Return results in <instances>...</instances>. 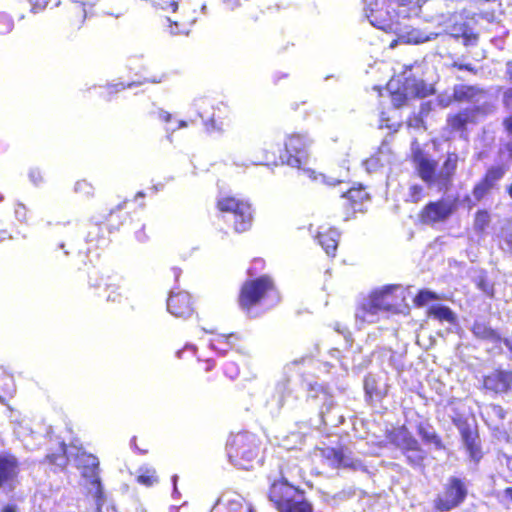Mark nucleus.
<instances>
[{
    "label": "nucleus",
    "instance_id": "obj_1",
    "mask_svg": "<svg viewBox=\"0 0 512 512\" xmlns=\"http://www.w3.org/2000/svg\"><path fill=\"white\" fill-rule=\"evenodd\" d=\"M399 289V286L391 285L372 292L356 310V320L360 323H375L387 312H398L399 300L403 299L395 294Z\"/></svg>",
    "mask_w": 512,
    "mask_h": 512
},
{
    "label": "nucleus",
    "instance_id": "obj_2",
    "mask_svg": "<svg viewBox=\"0 0 512 512\" xmlns=\"http://www.w3.org/2000/svg\"><path fill=\"white\" fill-rule=\"evenodd\" d=\"M269 500L279 512H313L312 505L304 498L303 493L288 483L283 470L281 479L274 480L271 484Z\"/></svg>",
    "mask_w": 512,
    "mask_h": 512
},
{
    "label": "nucleus",
    "instance_id": "obj_3",
    "mask_svg": "<svg viewBox=\"0 0 512 512\" xmlns=\"http://www.w3.org/2000/svg\"><path fill=\"white\" fill-rule=\"evenodd\" d=\"M226 451L232 465L247 470L258 456L257 438L249 432L231 435L226 444Z\"/></svg>",
    "mask_w": 512,
    "mask_h": 512
},
{
    "label": "nucleus",
    "instance_id": "obj_4",
    "mask_svg": "<svg viewBox=\"0 0 512 512\" xmlns=\"http://www.w3.org/2000/svg\"><path fill=\"white\" fill-rule=\"evenodd\" d=\"M279 293L274 287L273 281L268 276H261L255 280L247 281L240 293V306L242 309L250 311L257 303L263 301L269 303L267 306H273L279 302Z\"/></svg>",
    "mask_w": 512,
    "mask_h": 512
},
{
    "label": "nucleus",
    "instance_id": "obj_5",
    "mask_svg": "<svg viewBox=\"0 0 512 512\" xmlns=\"http://www.w3.org/2000/svg\"><path fill=\"white\" fill-rule=\"evenodd\" d=\"M453 98L457 102L470 104V107L465 109L480 116L489 115L496 109L492 95L477 85H455Z\"/></svg>",
    "mask_w": 512,
    "mask_h": 512
},
{
    "label": "nucleus",
    "instance_id": "obj_6",
    "mask_svg": "<svg viewBox=\"0 0 512 512\" xmlns=\"http://www.w3.org/2000/svg\"><path fill=\"white\" fill-rule=\"evenodd\" d=\"M467 495V479L449 476L443 483L441 491L433 500V507L439 512H449L463 504Z\"/></svg>",
    "mask_w": 512,
    "mask_h": 512
},
{
    "label": "nucleus",
    "instance_id": "obj_7",
    "mask_svg": "<svg viewBox=\"0 0 512 512\" xmlns=\"http://www.w3.org/2000/svg\"><path fill=\"white\" fill-rule=\"evenodd\" d=\"M219 210L225 214V220L233 222L236 232L247 231L252 225L251 205L235 197H220L217 202Z\"/></svg>",
    "mask_w": 512,
    "mask_h": 512
},
{
    "label": "nucleus",
    "instance_id": "obj_8",
    "mask_svg": "<svg viewBox=\"0 0 512 512\" xmlns=\"http://www.w3.org/2000/svg\"><path fill=\"white\" fill-rule=\"evenodd\" d=\"M198 116L203 120L207 132H219L223 130L224 119L227 116L228 108L221 103L217 107L210 105L206 98H198L193 102Z\"/></svg>",
    "mask_w": 512,
    "mask_h": 512
},
{
    "label": "nucleus",
    "instance_id": "obj_9",
    "mask_svg": "<svg viewBox=\"0 0 512 512\" xmlns=\"http://www.w3.org/2000/svg\"><path fill=\"white\" fill-rule=\"evenodd\" d=\"M312 141L306 134H292L285 143V154L281 159L287 165L301 169L309 157Z\"/></svg>",
    "mask_w": 512,
    "mask_h": 512
},
{
    "label": "nucleus",
    "instance_id": "obj_10",
    "mask_svg": "<svg viewBox=\"0 0 512 512\" xmlns=\"http://www.w3.org/2000/svg\"><path fill=\"white\" fill-rule=\"evenodd\" d=\"M309 398H321L323 405L320 411L322 422L331 427H337L344 422V416L340 413V409L335 407L332 397H330L322 385L318 383L309 384Z\"/></svg>",
    "mask_w": 512,
    "mask_h": 512
},
{
    "label": "nucleus",
    "instance_id": "obj_11",
    "mask_svg": "<svg viewBox=\"0 0 512 512\" xmlns=\"http://www.w3.org/2000/svg\"><path fill=\"white\" fill-rule=\"evenodd\" d=\"M456 208V200L442 198L426 204L420 213V218L424 224L428 225L445 222L455 212Z\"/></svg>",
    "mask_w": 512,
    "mask_h": 512
},
{
    "label": "nucleus",
    "instance_id": "obj_12",
    "mask_svg": "<svg viewBox=\"0 0 512 512\" xmlns=\"http://www.w3.org/2000/svg\"><path fill=\"white\" fill-rule=\"evenodd\" d=\"M444 32L454 38H462L466 47L476 46L478 43V34L474 33L469 27L464 17L460 13L450 15L444 22Z\"/></svg>",
    "mask_w": 512,
    "mask_h": 512
},
{
    "label": "nucleus",
    "instance_id": "obj_13",
    "mask_svg": "<svg viewBox=\"0 0 512 512\" xmlns=\"http://www.w3.org/2000/svg\"><path fill=\"white\" fill-rule=\"evenodd\" d=\"M432 87L427 85L423 80L403 74L402 92L392 94V103L398 108L408 97H426L432 93Z\"/></svg>",
    "mask_w": 512,
    "mask_h": 512
},
{
    "label": "nucleus",
    "instance_id": "obj_14",
    "mask_svg": "<svg viewBox=\"0 0 512 512\" xmlns=\"http://www.w3.org/2000/svg\"><path fill=\"white\" fill-rule=\"evenodd\" d=\"M19 463L11 454H0V489L5 493L14 491L18 484Z\"/></svg>",
    "mask_w": 512,
    "mask_h": 512
},
{
    "label": "nucleus",
    "instance_id": "obj_15",
    "mask_svg": "<svg viewBox=\"0 0 512 512\" xmlns=\"http://www.w3.org/2000/svg\"><path fill=\"white\" fill-rule=\"evenodd\" d=\"M79 465L82 468V476L90 482L89 493L94 497L100 498L103 494L101 482L99 478V460L94 455L82 454L79 457Z\"/></svg>",
    "mask_w": 512,
    "mask_h": 512
},
{
    "label": "nucleus",
    "instance_id": "obj_16",
    "mask_svg": "<svg viewBox=\"0 0 512 512\" xmlns=\"http://www.w3.org/2000/svg\"><path fill=\"white\" fill-rule=\"evenodd\" d=\"M413 161L419 177L426 183L427 187L438 190L437 162L429 159L421 151L414 154Z\"/></svg>",
    "mask_w": 512,
    "mask_h": 512
},
{
    "label": "nucleus",
    "instance_id": "obj_17",
    "mask_svg": "<svg viewBox=\"0 0 512 512\" xmlns=\"http://www.w3.org/2000/svg\"><path fill=\"white\" fill-rule=\"evenodd\" d=\"M315 456L319 457L327 466L331 468L348 467L352 464L347 450L343 448L323 447L318 448Z\"/></svg>",
    "mask_w": 512,
    "mask_h": 512
},
{
    "label": "nucleus",
    "instance_id": "obj_18",
    "mask_svg": "<svg viewBox=\"0 0 512 512\" xmlns=\"http://www.w3.org/2000/svg\"><path fill=\"white\" fill-rule=\"evenodd\" d=\"M167 310L175 317H189L193 312L189 293L171 291L167 300Z\"/></svg>",
    "mask_w": 512,
    "mask_h": 512
},
{
    "label": "nucleus",
    "instance_id": "obj_19",
    "mask_svg": "<svg viewBox=\"0 0 512 512\" xmlns=\"http://www.w3.org/2000/svg\"><path fill=\"white\" fill-rule=\"evenodd\" d=\"M484 387L495 393H505L512 389V371L495 370L484 377Z\"/></svg>",
    "mask_w": 512,
    "mask_h": 512
},
{
    "label": "nucleus",
    "instance_id": "obj_20",
    "mask_svg": "<svg viewBox=\"0 0 512 512\" xmlns=\"http://www.w3.org/2000/svg\"><path fill=\"white\" fill-rule=\"evenodd\" d=\"M459 157L455 152H449L440 170L438 171V191L446 192L453 182Z\"/></svg>",
    "mask_w": 512,
    "mask_h": 512
},
{
    "label": "nucleus",
    "instance_id": "obj_21",
    "mask_svg": "<svg viewBox=\"0 0 512 512\" xmlns=\"http://www.w3.org/2000/svg\"><path fill=\"white\" fill-rule=\"evenodd\" d=\"M389 12L401 19L419 16L423 0H388Z\"/></svg>",
    "mask_w": 512,
    "mask_h": 512
},
{
    "label": "nucleus",
    "instance_id": "obj_22",
    "mask_svg": "<svg viewBox=\"0 0 512 512\" xmlns=\"http://www.w3.org/2000/svg\"><path fill=\"white\" fill-rule=\"evenodd\" d=\"M389 10V3H387L385 12L371 10V13L367 15L370 24L384 31H396L401 18L394 16V13H390Z\"/></svg>",
    "mask_w": 512,
    "mask_h": 512
},
{
    "label": "nucleus",
    "instance_id": "obj_23",
    "mask_svg": "<svg viewBox=\"0 0 512 512\" xmlns=\"http://www.w3.org/2000/svg\"><path fill=\"white\" fill-rule=\"evenodd\" d=\"M458 428L463 444L469 452L470 457L473 460L478 461L481 458V451L478 445V435L476 430L466 422H461L458 425Z\"/></svg>",
    "mask_w": 512,
    "mask_h": 512
},
{
    "label": "nucleus",
    "instance_id": "obj_24",
    "mask_svg": "<svg viewBox=\"0 0 512 512\" xmlns=\"http://www.w3.org/2000/svg\"><path fill=\"white\" fill-rule=\"evenodd\" d=\"M286 404L292 405L291 389L287 383H279L266 405L271 413H277Z\"/></svg>",
    "mask_w": 512,
    "mask_h": 512
},
{
    "label": "nucleus",
    "instance_id": "obj_25",
    "mask_svg": "<svg viewBox=\"0 0 512 512\" xmlns=\"http://www.w3.org/2000/svg\"><path fill=\"white\" fill-rule=\"evenodd\" d=\"M387 439L403 452L411 446H415L417 441L405 426L391 430L387 434Z\"/></svg>",
    "mask_w": 512,
    "mask_h": 512
},
{
    "label": "nucleus",
    "instance_id": "obj_26",
    "mask_svg": "<svg viewBox=\"0 0 512 512\" xmlns=\"http://www.w3.org/2000/svg\"><path fill=\"white\" fill-rule=\"evenodd\" d=\"M480 115L475 114L473 111L463 109L456 114L449 115L447 124L453 131L464 132L466 126L470 123H476Z\"/></svg>",
    "mask_w": 512,
    "mask_h": 512
},
{
    "label": "nucleus",
    "instance_id": "obj_27",
    "mask_svg": "<svg viewBox=\"0 0 512 512\" xmlns=\"http://www.w3.org/2000/svg\"><path fill=\"white\" fill-rule=\"evenodd\" d=\"M339 237L340 233L330 228L327 231H319L316 238L328 256H335Z\"/></svg>",
    "mask_w": 512,
    "mask_h": 512
},
{
    "label": "nucleus",
    "instance_id": "obj_28",
    "mask_svg": "<svg viewBox=\"0 0 512 512\" xmlns=\"http://www.w3.org/2000/svg\"><path fill=\"white\" fill-rule=\"evenodd\" d=\"M440 33L437 32H429L417 28H413L399 36V39L402 42L407 44H422L428 41H432L436 39Z\"/></svg>",
    "mask_w": 512,
    "mask_h": 512
},
{
    "label": "nucleus",
    "instance_id": "obj_29",
    "mask_svg": "<svg viewBox=\"0 0 512 512\" xmlns=\"http://www.w3.org/2000/svg\"><path fill=\"white\" fill-rule=\"evenodd\" d=\"M471 331L473 335L478 339L490 341L493 343L501 340L498 333L482 320H475L471 327Z\"/></svg>",
    "mask_w": 512,
    "mask_h": 512
},
{
    "label": "nucleus",
    "instance_id": "obj_30",
    "mask_svg": "<svg viewBox=\"0 0 512 512\" xmlns=\"http://www.w3.org/2000/svg\"><path fill=\"white\" fill-rule=\"evenodd\" d=\"M429 317L439 320L440 322H447L455 325L457 323L456 314L447 306L441 304H434L428 310Z\"/></svg>",
    "mask_w": 512,
    "mask_h": 512
},
{
    "label": "nucleus",
    "instance_id": "obj_31",
    "mask_svg": "<svg viewBox=\"0 0 512 512\" xmlns=\"http://www.w3.org/2000/svg\"><path fill=\"white\" fill-rule=\"evenodd\" d=\"M71 21L74 26L80 27L88 15L86 4L82 2H72L69 7Z\"/></svg>",
    "mask_w": 512,
    "mask_h": 512
},
{
    "label": "nucleus",
    "instance_id": "obj_32",
    "mask_svg": "<svg viewBox=\"0 0 512 512\" xmlns=\"http://www.w3.org/2000/svg\"><path fill=\"white\" fill-rule=\"evenodd\" d=\"M406 458L410 465L414 467H421L424 459L426 458V452L420 447L418 441H416V445L411 446L404 451Z\"/></svg>",
    "mask_w": 512,
    "mask_h": 512
},
{
    "label": "nucleus",
    "instance_id": "obj_33",
    "mask_svg": "<svg viewBox=\"0 0 512 512\" xmlns=\"http://www.w3.org/2000/svg\"><path fill=\"white\" fill-rule=\"evenodd\" d=\"M418 434L425 443L432 444L435 447V449L443 448L441 439L438 437V435L432 428H427L423 425H419Z\"/></svg>",
    "mask_w": 512,
    "mask_h": 512
},
{
    "label": "nucleus",
    "instance_id": "obj_34",
    "mask_svg": "<svg viewBox=\"0 0 512 512\" xmlns=\"http://www.w3.org/2000/svg\"><path fill=\"white\" fill-rule=\"evenodd\" d=\"M137 480L140 484L151 487L158 482L156 470L151 467H141Z\"/></svg>",
    "mask_w": 512,
    "mask_h": 512
},
{
    "label": "nucleus",
    "instance_id": "obj_35",
    "mask_svg": "<svg viewBox=\"0 0 512 512\" xmlns=\"http://www.w3.org/2000/svg\"><path fill=\"white\" fill-rule=\"evenodd\" d=\"M505 175V169L501 166L491 167L487 170L483 182L488 185L491 189L495 187L498 181H500Z\"/></svg>",
    "mask_w": 512,
    "mask_h": 512
},
{
    "label": "nucleus",
    "instance_id": "obj_36",
    "mask_svg": "<svg viewBox=\"0 0 512 512\" xmlns=\"http://www.w3.org/2000/svg\"><path fill=\"white\" fill-rule=\"evenodd\" d=\"M482 414L487 416L492 422H499L505 418V411L500 405L488 404L483 407Z\"/></svg>",
    "mask_w": 512,
    "mask_h": 512
},
{
    "label": "nucleus",
    "instance_id": "obj_37",
    "mask_svg": "<svg viewBox=\"0 0 512 512\" xmlns=\"http://www.w3.org/2000/svg\"><path fill=\"white\" fill-rule=\"evenodd\" d=\"M505 73L511 86L504 91L502 102L506 109L512 110V61L506 63Z\"/></svg>",
    "mask_w": 512,
    "mask_h": 512
},
{
    "label": "nucleus",
    "instance_id": "obj_38",
    "mask_svg": "<svg viewBox=\"0 0 512 512\" xmlns=\"http://www.w3.org/2000/svg\"><path fill=\"white\" fill-rule=\"evenodd\" d=\"M490 223V215L487 211H478L475 215V220H474V229L479 232V233H482L485 231V229L488 227Z\"/></svg>",
    "mask_w": 512,
    "mask_h": 512
},
{
    "label": "nucleus",
    "instance_id": "obj_39",
    "mask_svg": "<svg viewBox=\"0 0 512 512\" xmlns=\"http://www.w3.org/2000/svg\"><path fill=\"white\" fill-rule=\"evenodd\" d=\"M222 512H252L242 499L236 498L227 501V505Z\"/></svg>",
    "mask_w": 512,
    "mask_h": 512
},
{
    "label": "nucleus",
    "instance_id": "obj_40",
    "mask_svg": "<svg viewBox=\"0 0 512 512\" xmlns=\"http://www.w3.org/2000/svg\"><path fill=\"white\" fill-rule=\"evenodd\" d=\"M106 300L109 302H121L123 298V289L116 284H109L106 287Z\"/></svg>",
    "mask_w": 512,
    "mask_h": 512
},
{
    "label": "nucleus",
    "instance_id": "obj_41",
    "mask_svg": "<svg viewBox=\"0 0 512 512\" xmlns=\"http://www.w3.org/2000/svg\"><path fill=\"white\" fill-rule=\"evenodd\" d=\"M367 196V193L362 188H349L347 191L342 192V197H346L352 203L362 202Z\"/></svg>",
    "mask_w": 512,
    "mask_h": 512
},
{
    "label": "nucleus",
    "instance_id": "obj_42",
    "mask_svg": "<svg viewBox=\"0 0 512 512\" xmlns=\"http://www.w3.org/2000/svg\"><path fill=\"white\" fill-rule=\"evenodd\" d=\"M47 459L50 463L55 464L60 467H64L67 464V456H66V445L64 443L60 444V453L47 455Z\"/></svg>",
    "mask_w": 512,
    "mask_h": 512
},
{
    "label": "nucleus",
    "instance_id": "obj_43",
    "mask_svg": "<svg viewBox=\"0 0 512 512\" xmlns=\"http://www.w3.org/2000/svg\"><path fill=\"white\" fill-rule=\"evenodd\" d=\"M438 296L436 293L430 291V290H421L416 295L414 302L417 306H424L427 303H429L432 300H437Z\"/></svg>",
    "mask_w": 512,
    "mask_h": 512
},
{
    "label": "nucleus",
    "instance_id": "obj_44",
    "mask_svg": "<svg viewBox=\"0 0 512 512\" xmlns=\"http://www.w3.org/2000/svg\"><path fill=\"white\" fill-rule=\"evenodd\" d=\"M13 27V19L6 13H0V34L5 35L10 33Z\"/></svg>",
    "mask_w": 512,
    "mask_h": 512
},
{
    "label": "nucleus",
    "instance_id": "obj_45",
    "mask_svg": "<svg viewBox=\"0 0 512 512\" xmlns=\"http://www.w3.org/2000/svg\"><path fill=\"white\" fill-rule=\"evenodd\" d=\"M500 247L504 251L512 252V229H502Z\"/></svg>",
    "mask_w": 512,
    "mask_h": 512
},
{
    "label": "nucleus",
    "instance_id": "obj_46",
    "mask_svg": "<svg viewBox=\"0 0 512 512\" xmlns=\"http://www.w3.org/2000/svg\"><path fill=\"white\" fill-rule=\"evenodd\" d=\"M423 194H424V189L421 185H418V184L411 185L409 188L407 201H409L411 203H417L422 199Z\"/></svg>",
    "mask_w": 512,
    "mask_h": 512
},
{
    "label": "nucleus",
    "instance_id": "obj_47",
    "mask_svg": "<svg viewBox=\"0 0 512 512\" xmlns=\"http://www.w3.org/2000/svg\"><path fill=\"white\" fill-rule=\"evenodd\" d=\"M74 191L84 196H91L93 194V186L86 180L77 181Z\"/></svg>",
    "mask_w": 512,
    "mask_h": 512
},
{
    "label": "nucleus",
    "instance_id": "obj_48",
    "mask_svg": "<svg viewBox=\"0 0 512 512\" xmlns=\"http://www.w3.org/2000/svg\"><path fill=\"white\" fill-rule=\"evenodd\" d=\"M364 389L367 395H369L371 398L373 396H379V393L377 391V384L376 380L373 376H367L364 380Z\"/></svg>",
    "mask_w": 512,
    "mask_h": 512
},
{
    "label": "nucleus",
    "instance_id": "obj_49",
    "mask_svg": "<svg viewBox=\"0 0 512 512\" xmlns=\"http://www.w3.org/2000/svg\"><path fill=\"white\" fill-rule=\"evenodd\" d=\"M366 170L371 173L377 171V169L383 166V161L379 155H375L367 159L364 163Z\"/></svg>",
    "mask_w": 512,
    "mask_h": 512
},
{
    "label": "nucleus",
    "instance_id": "obj_50",
    "mask_svg": "<svg viewBox=\"0 0 512 512\" xmlns=\"http://www.w3.org/2000/svg\"><path fill=\"white\" fill-rule=\"evenodd\" d=\"M477 287L486 295L492 297L494 295L493 285L489 283L485 276H480L477 282Z\"/></svg>",
    "mask_w": 512,
    "mask_h": 512
},
{
    "label": "nucleus",
    "instance_id": "obj_51",
    "mask_svg": "<svg viewBox=\"0 0 512 512\" xmlns=\"http://www.w3.org/2000/svg\"><path fill=\"white\" fill-rule=\"evenodd\" d=\"M491 190L483 181L478 183L473 189V196L476 200H481Z\"/></svg>",
    "mask_w": 512,
    "mask_h": 512
},
{
    "label": "nucleus",
    "instance_id": "obj_52",
    "mask_svg": "<svg viewBox=\"0 0 512 512\" xmlns=\"http://www.w3.org/2000/svg\"><path fill=\"white\" fill-rule=\"evenodd\" d=\"M451 67L458 70H466L473 74L477 73V69L471 63H464L460 58L454 60L451 64Z\"/></svg>",
    "mask_w": 512,
    "mask_h": 512
},
{
    "label": "nucleus",
    "instance_id": "obj_53",
    "mask_svg": "<svg viewBox=\"0 0 512 512\" xmlns=\"http://www.w3.org/2000/svg\"><path fill=\"white\" fill-rule=\"evenodd\" d=\"M95 499L97 504V512H117L114 506L108 504L103 499V494L100 496V498L95 497Z\"/></svg>",
    "mask_w": 512,
    "mask_h": 512
},
{
    "label": "nucleus",
    "instance_id": "obj_54",
    "mask_svg": "<svg viewBox=\"0 0 512 512\" xmlns=\"http://www.w3.org/2000/svg\"><path fill=\"white\" fill-rule=\"evenodd\" d=\"M51 1L52 0H27L33 13H38L44 10Z\"/></svg>",
    "mask_w": 512,
    "mask_h": 512
},
{
    "label": "nucleus",
    "instance_id": "obj_55",
    "mask_svg": "<svg viewBox=\"0 0 512 512\" xmlns=\"http://www.w3.org/2000/svg\"><path fill=\"white\" fill-rule=\"evenodd\" d=\"M156 7H159L162 10H168L171 9L173 12H175L178 9V2L175 0L172 1H160L156 3Z\"/></svg>",
    "mask_w": 512,
    "mask_h": 512
},
{
    "label": "nucleus",
    "instance_id": "obj_56",
    "mask_svg": "<svg viewBox=\"0 0 512 512\" xmlns=\"http://www.w3.org/2000/svg\"><path fill=\"white\" fill-rule=\"evenodd\" d=\"M26 215H27L26 207L23 204L18 203L15 207V217L17 218L18 221L23 222L26 220Z\"/></svg>",
    "mask_w": 512,
    "mask_h": 512
},
{
    "label": "nucleus",
    "instance_id": "obj_57",
    "mask_svg": "<svg viewBox=\"0 0 512 512\" xmlns=\"http://www.w3.org/2000/svg\"><path fill=\"white\" fill-rule=\"evenodd\" d=\"M454 100L453 94L447 95V94H441L438 96V102L441 107H448L452 101Z\"/></svg>",
    "mask_w": 512,
    "mask_h": 512
},
{
    "label": "nucleus",
    "instance_id": "obj_58",
    "mask_svg": "<svg viewBox=\"0 0 512 512\" xmlns=\"http://www.w3.org/2000/svg\"><path fill=\"white\" fill-rule=\"evenodd\" d=\"M225 373L227 376L233 379L238 375V368L233 363H227L225 365Z\"/></svg>",
    "mask_w": 512,
    "mask_h": 512
},
{
    "label": "nucleus",
    "instance_id": "obj_59",
    "mask_svg": "<svg viewBox=\"0 0 512 512\" xmlns=\"http://www.w3.org/2000/svg\"><path fill=\"white\" fill-rule=\"evenodd\" d=\"M29 178L35 185H37L42 181L41 172L38 169H31L29 172Z\"/></svg>",
    "mask_w": 512,
    "mask_h": 512
},
{
    "label": "nucleus",
    "instance_id": "obj_60",
    "mask_svg": "<svg viewBox=\"0 0 512 512\" xmlns=\"http://www.w3.org/2000/svg\"><path fill=\"white\" fill-rule=\"evenodd\" d=\"M503 125L507 132L512 135V115L504 119Z\"/></svg>",
    "mask_w": 512,
    "mask_h": 512
},
{
    "label": "nucleus",
    "instance_id": "obj_61",
    "mask_svg": "<svg viewBox=\"0 0 512 512\" xmlns=\"http://www.w3.org/2000/svg\"><path fill=\"white\" fill-rule=\"evenodd\" d=\"M158 117L165 122H169L172 118V115L167 111L160 110L158 112Z\"/></svg>",
    "mask_w": 512,
    "mask_h": 512
},
{
    "label": "nucleus",
    "instance_id": "obj_62",
    "mask_svg": "<svg viewBox=\"0 0 512 512\" xmlns=\"http://www.w3.org/2000/svg\"><path fill=\"white\" fill-rule=\"evenodd\" d=\"M1 512H18V508L14 504H8L2 508Z\"/></svg>",
    "mask_w": 512,
    "mask_h": 512
},
{
    "label": "nucleus",
    "instance_id": "obj_63",
    "mask_svg": "<svg viewBox=\"0 0 512 512\" xmlns=\"http://www.w3.org/2000/svg\"><path fill=\"white\" fill-rule=\"evenodd\" d=\"M224 2L232 10L240 5V0H225Z\"/></svg>",
    "mask_w": 512,
    "mask_h": 512
},
{
    "label": "nucleus",
    "instance_id": "obj_64",
    "mask_svg": "<svg viewBox=\"0 0 512 512\" xmlns=\"http://www.w3.org/2000/svg\"><path fill=\"white\" fill-rule=\"evenodd\" d=\"M504 151L512 158V139L504 144Z\"/></svg>",
    "mask_w": 512,
    "mask_h": 512
}]
</instances>
